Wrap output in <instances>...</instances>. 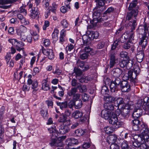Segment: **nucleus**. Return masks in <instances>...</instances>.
<instances>
[{
  "label": "nucleus",
  "mask_w": 149,
  "mask_h": 149,
  "mask_svg": "<svg viewBox=\"0 0 149 149\" xmlns=\"http://www.w3.org/2000/svg\"><path fill=\"white\" fill-rule=\"evenodd\" d=\"M114 106L117 107L118 109L116 111V114L119 115L121 113L124 116H127L130 110L134 108L132 102H130L126 104L124 103L123 99L121 97L117 98L114 101Z\"/></svg>",
  "instance_id": "nucleus-1"
},
{
  "label": "nucleus",
  "mask_w": 149,
  "mask_h": 149,
  "mask_svg": "<svg viewBox=\"0 0 149 149\" xmlns=\"http://www.w3.org/2000/svg\"><path fill=\"white\" fill-rule=\"evenodd\" d=\"M148 29V27L146 24H145L144 25L140 26L139 28V32L141 37L139 44L143 47H145L147 45V37L146 35Z\"/></svg>",
  "instance_id": "nucleus-2"
},
{
  "label": "nucleus",
  "mask_w": 149,
  "mask_h": 149,
  "mask_svg": "<svg viewBox=\"0 0 149 149\" xmlns=\"http://www.w3.org/2000/svg\"><path fill=\"white\" fill-rule=\"evenodd\" d=\"M141 134L140 135H135L132 136L134 141L139 142H143L145 140L149 137V130L148 129H145L143 130H139Z\"/></svg>",
  "instance_id": "nucleus-3"
},
{
  "label": "nucleus",
  "mask_w": 149,
  "mask_h": 149,
  "mask_svg": "<svg viewBox=\"0 0 149 149\" xmlns=\"http://www.w3.org/2000/svg\"><path fill=\"white\" fill-rule=\"evenodd\" d=\"M104 100L105 102L104 104V107L105 109L108 110H112L114 109L113 105L111 103L114 102L115 100V98L109 95L104 96Z\"/></svg>",
  "instance_id": "nucleus-4"
},
{
  "label": "nucleus",
  "mask_w": 149,
  "mask_h": 149,
  "mask_svg": "<svg viewBox=\"0 0 149 149\" xmlns=\"http://www.w3.org/2000/svg\"><path fill=\"white\" fill-rule=\"evenodd\" d=\"M133 129L135 131L143 130L145 129H148L147 125L141 122L138 119L135 118L132 121Z\"/></svg>",
  "instance_id": "nucleus-5"
},
{
  "label": "nucleus",
  "mask_w": 149,
  "mask_h": 149,
  "mask_svg": "<svg viewBox=\"0 0 149 149\" xmlns=\"http://www.w3.org/2000/svg\"><path fill=\"white\" fill-rule=\"evenodd\" d=\"M8 41L11 43L17 51L19 52L21 50L23 51L24 48L23 47L24 46V43L22 42L18 41L15 39H9Z\"/></svg>",
  "instance_id": "nucleus-6"
},
{
  "label": "nucleus",
  "mask_w": 149,
  "mask_h": 149,
  "mask_svg": "<svg viewBox=\"0 0 149 149\" xmlns=\"http://www.w3.org/2000/svg\"><path fill=\"white\" fill-rule=\"evenodd\" d=\"M120 81L121 80L118 77H113L110 86L111 92H114L118 91V87L120 84Z\"/></svg>",
  "instance_id": "nucleus-7"
},
{
  "label": "nucleus",
  "mask_w": 149,
  "mask_h": 149,
  "mask_svg": "<svg viewBox=\"0 0 149 149\" xmlns=\"http://www.w3.org/2000/svg\"><path fill=\"white\" fill-rule=\"evenodd\" d=\"M110 124L113 125L116 127H119L123 124V122L119 120L116 115H113L109 120Z\"/></svg>",
  "instance_id": "nucleus-8"
},
{
  "label": "nucleus",
  "mask_w": 149,
  "mask_h": 149,
  "mask_svg": "<svg viewBox=\"0 0 149 149\" xmlns=\"http://www.w3.org/2000/svg\"><path fill=\"white\" fill-rule=\"evenodd\" d=\"M65 139V137L63 136L58 138L57 139H52L51 142L49 144L51 146L62 147L63 145L62 141Z\"/></svg>",
  "instance_id": "nucleus-9"
},
{
  "label": "nucleus",
  "mask_w": 149,
  "mask_h": 149,
  "mask_svg": "<svg viewBox=\"0 0 149 149\" xmlns=\"http://www.w3.org/2000/svg\"><path fill=\"white\" fill-rule=\"evenodd\" d=\"M133 64V63L132 60L128 59L122 61L120 63V65L122 68L125 67L127 69H129L132 67Z\"/></svg>",
  "instance_id": "nucleus-10"
},
{
  "label": "nucleus",
  "mask_w": 149,
  "mask_h": 149,
  "mask_svg": "<svg viewBox=\"0 0 149 149\" xmlns=\"http://www.w3.org/2000/svg\"><path fill=\"white\" fill-rule=\"evenodd\" d=\"M32 77V76L31 74L29 75L28 76V79L27 80L28 84L30 85H31V88L32 89H33V93L35 91L34 90L35 88H36L38 86V84L37 80H35L33 81L31 78Z\"/></svg>",
  "instance_id": "nucleus-11"
},
{
  "label": "nucleus",
  "mask_w": 149,
  "mask_h": 149,
  "mask_svg": "<svg viewBox=\"0 0 149 149\" xmlns=\"http://www.w3.org/2000/svg\"><path fill=\"white\" fill-rule=\"evenodd\" d=\"M120 87L121 91L123 92H128L131 90L130 85L125 81H122L120 84Z\"/></svg>",
  "instance_id": "nucleus-12"
},
{
  "label": "nucleus",
  "mask_w": 149,
  "mask_h": 149,
  "mask_svg": "<svg viewBox=\"0 0 149 149\" xmlns=\"http://www.w3.org/2000/svg\"><path fill=\"white\" fill-rule=\"evenodd\" d=\"M42 52L44 54L47 56L49 59L52 60L54 58V55L52 49H42Z\"/></svg>",
  "instance_id": "nucleus-13"
},
{
  "label": "nucleus",
  "mask_w": 149,
  "mask_h": 149,
  "mask_svg": "<svg viewBox=\"0 0 149 149\" xmlns=\"http://www.w3.org/2000/svg\"><path fill=\"white\" fill-rule=\"evenodd\" d=\"M68 123L61 124L59 127L60 132L62 134H64L67 133L69 130L68 125Z\"/></svg>",
  "instance_id": "nucleus-14"
},
{
  "label": "nucleus",
  "mask_w": 149,
  "mask_h": 149,
  "mask_svg": "<svg viewBox=\"0 0 149 149\" xmlns=\"http://www.w3.org/2000/svg\"><path fill=\"white\" fill-rule=\"evenodd\" d=\"M124 37L125 40L128 39V42L130 43H133L134 42V35L132 32H131L129 33L127 32L125 33L124 34Z\"/></svg>",
  "instance_id": "nucleus-15"
},
{
  "label": "nucleus",
  "mask_w": 149,
  "mask_h": 149,
  "mask_svg": "<svg viewBox=\"0 0 149 149\" xmlns=\"http://www.w3.org/2000/svg\"><path fill=\"white\" fill-rule=\"evenodd\" d=\"M96 3V7L97 8H100L101 11H103L106 8L105 6H104V3L103 0H95Z\"/></svg>",
  "instance_id": "nucleus-16"
},
{
  "label": "nucleus",
  "mask_w": 149,
  "mask_h": 149,
  "mask_svg": "<svg viewBox=\"0 0 149 149\" xmlns=\"http://www.w3.org/2000/svg\"><path fill=\"white\" fill-rule=\"evenodd\" d=\"M123 72L122 70L119 68L114 69L111 71V74L113 77H118L122 74Z\"/></svg>",
  "instance_id": "nucleus-17"
},
{
  "label": "nucleus",
  "mask_w": 149,
  "mask_h": 149,
  "mask_svg": "<svg viewBox=\"0 0 149 149\" xmlns=\"http://www.w3.org/2000/svg\"><path fill=\"white\" fill-rule=\"evenodd\" d=\"M138 14V10L137 9H134L128 13L126 17V19L130 20L133 16L136 17Z\"/></svg>",
  "instance_id": "nucleus-18"
},
{
  "label": "nucleus",
  "mask_w": 149,
  "mask_h": 149,
  "mask_svg": "<svg viewBox=\"0 0 149 149\" xmlns=\"http://www.w3.org/2000/svg\"><path fill=\"white\" fill-rule=\"evenodd\" d=\"M59 122L61 123V124L68 123L70 124V120L69 119L67 120V117L65 115L61 114L60 117L59 119Z\"/></svg>",
  "instance_id": "nucleus-19"
},
{
  "label": "nucleus",
  "mask_w": 149,
  "mask_h": 149,
  "mask_svg": "<svg viewBox=\"0 0 149 149\" xmlns=\"http://www.w3.org/2000/svg\"><path fill=\"white\" fill-rule=\"evenodd\" d=\"M27 31V28L23 25H21L16 30L17 33V35L22 33H24Z\"/></svg>",
  "instance_id": "nucleus-20"
},
{
  "label": "nucleus",
  "mask_w": 149,
  "mask_h": 149,
  "mask_svg": "<svg viewBox=\"0 0 149 149\" xmlns=\"http://www.w3.org/2000/svg\"><path fill=\"white\" fill-rule=\"evenodd\" d=\"M31 17L33 19L38 17L39 14L38 10L37 8H33L31 10Z\"/></svg>",
  "instance_id": "nucleus-21"
},
{
  "label": "nucleus",
  "mask_w": 149,
  "mask_h": 149,
  "mask_svg": "<svg viewBox=\"0 0 149 149\" xmlns=\"http://www.w3.org/2000/svg\"><path fill=\"white\" fill-rule=\"evenodd\" d=\"M70 3H68L67 1H65V6H62L60 8V10L62 13H65L67 11L70 9V7L69 5Z\"/></svg>",
  "instance_id": "nucleus-22"
},
{
  "label": "nucleus",
  "mask_w": 149,
  "mask_h": 149,
  "mask_svg": "<svg viewBox=\"0 0 149 149\" xmlns=\"http://www.w3.org/2000/svg\"><path fill=\"white\" fill-rule=\"evenodd\" d=\"M128 78L130 79V80L132 82H135L136 79V74L133 73V71L131 70H129L128 72Z\"/></svg>",
  "instance_id": "nucleus-23"
},
{
  "label": "nucleus",
  "mask_w": 149,
  "mask_h": 149,
  "mask_svg": "<svg viewBox=\"0 0 149 149\" xmlns=\"http://www.w3.org/2000/svg\"><path fill=\"white\" fill-rule=\"evenodd\" d=\"M117 139V137L116 135H111L108 137L107 141L109 144L113 143L116 141Z\"/></svg>",
  "instance_id": "nucleus-24"
},
{
  "label": "nucleus",
  "mask_w": 149,
  "mask_h": 149,
  "mask_svg": "<svg viewBox=\"0 0 149 149\" xmlns=\"http://www.w3.org/2000/svg\"><path fill=\"white\" fill-rule=\"evenodd\" d=\"M110 55V63L109 66L110 68L113 67L115 64L116 59L115 58L114 54H111Z\"/></svg>",
  "instance_id": "nucleus-25"
},
{
  "label": "nucleus",
  "mask_w": 149,
  "mask_h": 149,
  "mask_svg": "<svg viewBox=\"0 0 149 149\" xmlns=\"http://www.w3.org/2000/svg\"><path fill=\"white\" fill-rule=\"evenodd\" d=\"M144 56V52L143 51H140L138 52L136 55V58L137 61L139 62H141Z\"/></svg>",
  "instance_id": "nucleus-26"
},
{
  "label": "nucleus",
  "mask_w": 149,
  "mask_h": 149,
  "mask_svg": "<svg viewBox=\"0 0 149 149\" xmlns=\"http://www.w3.org/2000/svg\"><path fill=\"white\" fill-rule=\"evenodd\" d=\"M72 115L73 117L77 119L81 118L83 116V113L77 110L74 111Z\"/></svg>",
  "instance_id": "nucleus-27"
},
{
  "label": "nucleus",
  "mask_w": 149,
  "mask_h": 149,
  "mask_svg": "<svg viewBox=\"0 0 149 149\" xmlns=\"http://www.w3.org/2000/svg\"><path fill=\"white\" fill-rule=\"evenodd\" d=\"M66 31L63 29L60 32V36L59 37V42L63 44L65 41V36L66 35Z\"/></svg>",
  "instance_id": "nucleus-28"
},
{
  "label": "nucleus",
  "mask_w": 149,
  "mask_h": 149,
  "mask_svg": "<svg viewBox=\"0 0 149 149\" xmlns=\"http://www.w3.org/2000/svg\"><path fill=\"white\" fill-rule=\"evenodd\" d=\"M101 115L102 118L105 119H108L110 116V112L107 110H102L101 113Z\"/></svg>",
  "instance_id": "nucleus-29"
},
{
  "label": "nucleus",
  "mask_w": 149,
  "mask_h": 149,
  "mask_svg": "<svg viewBox=\"0 0 149 149\" xmlns=\"http://www.w3.org/2000/svg\"><path fill=\"white\" fill-rule=\"evenodd\" d=\"M59 31L57 29H55L52 34V37L53 40L56 41L58 39V35L59 33Z\"/></svg>",
  "instance_id": "nucleus-30"
},
{
  "label": "nucleus",
  "mask_w": 149,
  "mask_h": 149,
  "mask_svg": "<svg viewBox=\"0 0 149 149\" xmlns=\"http://www.w3.org/2000/svg\"><path fill=\"white\" fill-rule=\"evenodd\" d=\"M77 92V88L75 87L72 88L68 91L67 95L69 96L74 95Z\"/></svg>",
  "instance_id": "nucleus-31"
},
{
  "label": "nucleus",
  "mask_w": 149,
  "mask_h": 149,
  "mask_svg": "<svg viewBox=\"0 0 149 149\" xmlns=\"http://www.w3.org/2000/svg\"><path fill=\"white\" fill-rule=\"evenodd\" d=\"M68 145L69 146H72L74 145L77 144L79 142L78 140L74 138H70L68 139Z\"/></svg>",
  "instance_id": "nucleus-32"
},
{
  "label": "nucleus",
  "mask_w": 149,
  "mask_h": 149,
  "mask_svg": "<svg viewBox=\"0 0 149 149\" xmlns=\"http://www.w3.org/2000/svg\"><path fill=\"white\" fill-rule=\"evenodd\" d=\"M89 36L91 39H96L99 36V33L97 31H92L90 33Z\"/></svg>",
  "instance_id": "nucleus-33"
},
{
  "label": "nucleus",
  "mask_w": 149,
  "mask_h": 149,
  "mask_svg": "<svg viewBox=\"0 0 149 149\" xmlns=\"http://www.w3.org/2000/svg\"><path fill=\"white\" fill-rule=\"evenodd\" d=\"M106 133L108 134L112 133L114 131V128L111 127H107L104 129Z\"/></svg>",
  "instance_id": "nucleus-34"
},
{
  "label": "nucleus",
  "mask_w": 149,
  "mask_h": 149,
  "mask_svg": "<svg viewBox=\"0 0 149 149\" xmlns=\"http://www.w3.org/2000/svg\"><path fill=\"white\" fill-rule=\"evenodd\" d=\"M78 64L79 67L83 69V70H86L88 68V65H85L84 62L83 61L79 62Z\"/></svg>",
  "instance_id": "nucleus-35"
},
{
  "label": "nucleus",
  "mask_w": 149,
  "mask_h": 149,
  "mask_svg": "<svg viewBox=\"0 0 149 149\" xmlns=\"http://www.w3.org/2000/svg\"><path fill=\"white\" fill-rule=\"evenodd\" d=\"M17 0H0V4L4 5L11 3L17 1Z\"/></svg>",
  "instance_id": "nucleus-36"
},
{
  "label": "nucleus",
  "mask_w": 149,
  "mask_h": 149,
  "mask_svg": "<svg viewBox=\"0 0 149 149\" xmlns=\"http://www.w3.org/2000/svg\"><path fill=\"white\" fill-rule=\"evenodd\" d=\"M82 39L83 41L84 47L86 46V44H87L89 40L91 39L90 36L88 37L87 35H84L82 37Z\"/></svg>",
  "instance_id": "nucleus-37"
},
{
  "label": "nucleus",
  "mask_w": 149,
  "mask_h": 149,
  "mask_svg": "<svg viewBox=\"0 0 149 149\" xmlns=\"http://www.w3.org/2000/svg\"><path fill=\"white\" fill-rule=\"evenodd\" d=\"M48 130L50 133H52V135L53 136H56L57 132L55 126H52L51 128L48 129Z\"/></svg>",
  "instance_id": "nucleus-38"
},
{
  "label": "nucleus",
  "mask_w": 149,
  "mask_h": 149,
  "mask_svg": "<svg viewBox=\"0 0 149 149\" xmlns=\"http://www.w3.org/2000/svg\"><path fill=\"white\" fill-rule=\"evenodd\" d=\"M42 89L44 91H47L49 90L50 88L49 85L47 83V81L45 80L42 84Z\"/></svg>",
  "instance_id": "nucleus-39"
},
{
  "label": "nucleus",
  "mask_w": 149,
  "mask_h": 149,
  "mask_svg": "<svg viewBox=\"0 0 149 149\" xmlns=\"http://www.w3.org/2000/svg\"><path fill=\"white\" fill-rule=\"evenodd\" d=\"M57 104L58 106L60 107V108L61 109H63L64 108H66L67 107L68 104L67 102H57Z\"/></svg>",
  "instance_id": "nucleus-40"
},
{
  "label": "nucleus",
  "mask_w": 149,
  "mask_h": 149,
  "mask_svg": "<svg viewBox=\"0 0 149 149\" xmlns=\"http://www.w3.org/2000/svg\"><path fill=\"white\" fill-rule=\"evenodd\" d=\"M141 114V113L140 112L139 109L135 110L132 114L133 117L136 118V119L140 117Z\"/></svg>",
  "instance_id": "nucleus-41"
},
{
  "label": "nucleus",
  "mask_w": 149,
  "mask_h": 149,
  "mask_svg": "<svg viewBox=\"0 0 149 149\" xmlns=\"http://www.w3.org/2000/svg\"><path fill=\"white\" fill-rule=\"evenodd\" d=\"M77 88L79 90L80 92H86L87 91L86 86L85 85H81L79 84L78 85Z\"/></svg>",
  "instance_id": "nucleus-42"
},
{
  "label": "nucleus",
  "mask_w": 149,
  "mask_h": 149,
  "mask_svg": "<svg viewBox=\"0 0 149 149\" xmlns=\"http://www.w3.org/2000/svg\"><path fill=\"white\" fill-rule=\"evenodd\" d=\"M85 131L81 129H78L75 131V133L76 135L80 136L84 134Z\"/></svg>",
  "instance_id": "nucleus-43"
},
{
  "label": "nucleus",
  "mask_w": 149,
  "mask_h": 149,
  "mask_svg": "<svg viewBox=\"0 0 149 149\" xmlns=\"http://www.w3.org/2000/svg\"><path fill=\"white\" fill-rule=\"evenodd\" d=\"M96 10H95L93 12V17H99L101 15V13L102 11H101L100 8H97L96 7Z\"/></svg>",
  "instance_id": "nucleus-44"
},
{
  "label": "nucleus",
  "mask_w": 149,
  "mask_h": 149,
  "mask_svg": "<svg viewBox=\"0 0 149 149\" xmlns=\"http://www.w3.org/2000/svg\"><path fill=\"white\" fill-rule=\"evenodd\" d=\"M82 101L81 100L75 101V108L79 109L81 108L82 106Z\"/></svg>",
  "instance_id": "nucleus-45"
},
{
  "label": "nucleus",
  "mask_w": 149,
  "mask_h": 149,
  "mask_svg": "<svg viewBox=\"0 0 149 149\" xmlns=\"http://www.w3.org/2000/svg\"><path fill=\"white\" fill-rule=\"evenodd\" d=\"M83 50H81L80 52V58L81 59L84 60L87 58L88 55V54L84 53H83Z\"/></svg>",
  "instance_id": "nucleus-46"
},
{
  "label": "nucleus",
  "mask_w": 149,
  "mask_h": 149,
  "mask_svg": "<svg viewBox=\"0 0 149 149\" xmlns=\"http://www.w3.org/2000/svg\"><path fill=\"white\" fill-rule=\"evenodd\" d=\"M134 74H136V76L139 73L140 70L139 67L137 65H134Z\"/></svg>",
  "instance_id": "nucleus-47"
},
{
  "label": "nucleus",
  "mask_w": 149,
  "mask_h": 149,
  "mask_svg": "<svg viewBox=\"0 0 149 149\" xmlns=\"http://www.w3.org/2000/svg\"><path fill=\"white\" fill-rule=\"evenodd\" d=\"M61 24L63 27L65 28H68L69 25L68 21L65 19H63L61 21Z\"/></svg>",
  "instance_id": "nucleus-48"
},
{
  "label": "nucleus",
  "mask_w": 149,
  "mask_h": 149,
  "mask_svg": "<svg viewBox=\"0 0 149 149\" xmlns=\"http://www.w3.org/2000/svg\"><path fill=\"white\" fill-rule=\"evenodd\" d=\"M137 4V1L135 0L130 4V6L128 7L129 10H132L133 8H134L136 5Z\"/></svg>",
  "instance_id": "nucleus-49"
},
{
  "label": "nucleus",
  "mask_w": 149,
  "mask_h": 149,
  "mask_svg": "<svg viewBox=\"0 0 149 149\" xmlns=\"http://www.w3.org/2000/svg\"><path fill=\"white\" fill-rule=\"evenodd\" d=\"M140 146L141 149H149V146L145 141L141 143Z\"/></svg>",
  "instance_id": "nucleus-50"
},
{
  "label": "nucleus",
  "mask_w": 149,
  "mask_h": 149,
  "mask_svg": "<svg viewBox=\"0 0 149 149\" xmlns=\"http://www.w3.org/2000/svg\"><path fill=\"white\" fill-rule=\"evenodd\" d=\"M40 114L44 118H47L48 114V111L47 110H42L40 111Z\"/></svg>",
  "instance_id": "nucleus-51"
},
{
  "label": "nucleus",
  "mask_w": 149,
  "mask_h": 149,
  "mask_svg": "<svg viewBox=\"0 0 149 149\" xmlns=\"http://www.w3.org/2000/svg\"><path fill=\"white\" fill-rule=\"evenodd\" d=\"M122 149H129V146L128 142L125 141H123L121 145Z\"/></svg>",
  "instance_id": "nucleus-52"
},
{
  "label": "nucleus",
  "mask_w": 149,
  "mask_h": 149,
  "mask_svg": "<svg viewBox=\"0 0 149 149\" xmlns=\"http://www.w3.org/2000/svg\"><path fill=\"white\" fill-rule=\"evenodd\" d=\"M86 46L84 47V45H83V47L84 48V52L88 54L92 50V49L90 47L87 45V44H86Z\"/></svg>",
  "instance_id": "nucleus-53"
},
{
  "label": "nucleus",
  "mask_w": 149,
  "mask_h": 149,
  "mask_svg": "<svg viewBox=\"0 0 149 149\" xmlns=\"http://www.w3.org/2000/svg\"><path fill=\"white\" fill-rule=\"evenodd\" d=\"M120 42L119 40H115L113 42V44L112 45L111 47V50H113L115 49L117 47V46L118 45V42Z\"/></svg>",
  "instance_id": "nucleus-54"
},
{
  "label": "nucleus",
  "mask_w": 149,
  "mask_h": 149,
  "mask_svg": "<svg viewBox=\"0 0 149 149\" xmlns=\"http://www.w3.org/2000/svg\"><path fill=\"white\" fill-rule=\"evenodd\" d=\"M90 146V144L87 143H85L81 147H78V149H85L89 148Z\"/></svg>",
  "instance_id": "nucleus-55"
},
{
  "label": "nucleus",
  "mask_w": 149,
  "mask_h": 149,
  "mask_svg": "<svg viewBox=\"0 0 149 149\" xmlns=\"http://www.w3.org/2000/svg\"><path fill=\"white\" fill-rule=\"evenodd\" d=\"M120 56L123 58H128L127 52L125 51L121 52L120 54Z\"/></svg>",
  "instance_id": "nucleus-56"
},
{
  "label": "nucleus",
  "mask_w": 149,
  "mask_h": 149,
  "mask_svg": "<svg viewBox=\"0 0 149 149\" xmlns=\"http://www.w3.org/2000/svg\"><path fill=\"white\" fill-rule=\"evenodd\" d=\"M81 95L79 93H76L73 96L72 98L73 100L76 101L77 100H79L80 99Z\"/></svg>",
  "instance_id": "nucleus-57"
},
{
  "label": "nucleus",
  "mask_w": 149,
  "mask_h": 149,
  "mask_svg": "<svg viewBox=\"0 0 149 149\" xmlns=\"http://www.w3.org/2000/svg\"><path fill=\"white\" fill-rule=\"evenodd\" d=\"M132 141L134 142H133L132 146L136 148H138L140 146L141 144L142 143L141 142H139L135 141Z\"/></svg>",
  "instance_id": "nucleus-58"
},
{
  "label": "nucleus",
  "mask_w": 149,
  "mask_h": 149,
  "mask_svg": "<svg viewBox=\"0 0 149 149\" xmlns=\"http://www.w3.org/2000/svg\"><path fill=\"white\" fill-rule=\"evenodd\" d=\"M19 11L20 13H22L24 15H25L27 14L26 10L25 9V7L24 6L21 7L20 8Z\"/></svg>",
  "instance_id": "nucleus-59"
},
{
  "label": "nucleus",
  "mask_w": 149,
  "mask_h": 149,
  "mask_svg": "<svg viewBox=\"0 0 149 149\" xmlns=\"http://www.w3.org/2000/svg\"><path fill=\"white\" fill-rule=\"evenodd\" d=\"M43 43L44 46L47 47L49 46L50 44V42L49 39H45L43 40Z\"/></svg>",
  "instance_id": "nucleus-60"
},
{
  "label": "nucleus",
  "mask_w": 149,
  "mask_h": 149,
  "mask_svg": "<svg viewBox=\"0 0 149 149\" xmlns=\"http://www.w3.org/2000/svg\"><path fill=\"white\" fill-rule=\"evenodd\" d=\"M130 43L128 40L127 42L124 43L123 46V48L125 49H128L130 48L131 45Z\"/></svg>",
  "instance_id": "nucleus-61"
},
{
  "label": "nucleus",
  "mask_w": 149,
  "mask_h": 149,
  "mask_svg": "<svg viewBox=\"0 0 149 149\" xmlns=\"http://www.w3.org/2000/svg\"><path fill=\"white\" fill-rule=\"evenodd\" d=\"M110 149H119V147L116 143H111L110 146Z\"/></svg>",
  "instance_id": "nucleus-62"
},
{
  "label": "nucleus",
  "mask_w": 149,
  "mask_h": 149,
  "mask_svg": "<svg viewBox=\"0 0 149 149\" xmlns=\"http://www.w3.org/2000/svg\"><path fill=\"white\" fill-rule=\"evenodd\" d=\"M21 23L24 25H28L29 24V22L28 20H26L25 18L24 17L21 20Z\"/></svg>",
  "instance_id": "nucleus-63"
},
{
  "label": "nucleus",
  "mask_w": 149,
  "mask_h": 149,
  "mask_svg": "<svg viewBox=\"0 0 149 149\" xmlns=\"http://www.w3.org/2000/svg\"><path fill=\"white\" fill-rule=\"evenodd\" d=\"M104 45V43L103 42H99L97 44V48L100 49L103 48Z\"/></svg>",
  "instance_id": "nucleus-64"
}]
</instances>
